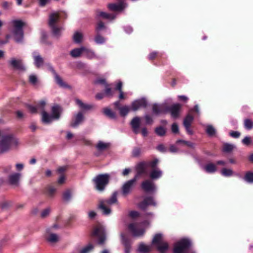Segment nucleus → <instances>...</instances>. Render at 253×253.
<instances>
[{
	"label": "nucleus",
	"instance_id": "32",
	"mask_svg": "<svg viewBox=\"0 0 253 253\" xmlns=\"http://www.w3.org/2000/svg\"><path fill=\"white\" fill-rule=\"evenodd\" d=\"M162 174L163 171L159 168H157L150 171V177L152 179H158L162 177Z\"/></svg>",
	"mask_w": 253,
	"mask_h": 253
},
{
	"label": "nucleus",
	"instance_id": "54",
	"mask_svg": "<svg viewBox=\"0 0 253 253\" xmlns=\"http://www.w3.org/2000/svg\"><path fill=\"white\" fill-rule=\"evenodd\" d=\"M29 81L31 84L33 85H35L38 82L37 76L35 74L30 75L29 77Z\"/></svg>",
	"mask_w": 253,
	"mask_h": 253
},
{
	"label": "nucleus",
	"instance_id": "16",
	"mask_svg": "<svg viewBox=\"0 0 253 253\" xmlns=\"http://www.w3.org/2000/svg\"><path fill=\"white\" fill-rule=\"evenodd\" d=\"M196 161L198 163L200 167L203 169L206 172L212 173L216 171V166L212 163H209L205 166H203L200 160L197 157H194Z\"/></svg>",
	"mask_w": 253,
	"mask_h": 253
},
{
	"label": "nucleus",
	"instance_id": "12",
	"mask_svg": "<svg viewBox=\"0 0 253 253\" xmlns=\"http://www.w3.org/2000/svg\"><path fill=\"white\" fill-rule=\"evenodd\" d=\"M118 3H109L108 4V9L113 11L122 12L127 7V4L125 0H119Z\"/></svg>",
	"mask_w": 253,
	"mask_h": 253
},
{
	"label": "nucleus",
	"instance_id": "13",
	"mask_svg": "<svg viewBox=\"0 0 253 253\" xmlns=\"http://www.w3.org/2000/svg\"><path fill=\"white\" fill-rule=\"evenodd\" d=\"M58 228V225L56 224L53 225L52 227L46 228V232L48 234V236L46 237V240L47 242L50 243H55L59 240V236L57 234L52 233L51 230L53 228Z\"/></svg>",
	"mask_w": 253,
	"mask_h": 253
},
{
	"label": "nucleus",
	"instance_id": "2",
	"mask_svg": "<svg viewBox=\"0 0 253 253\" xmlns=\"http://www.w3.org/2000/svg\"><path fill=\"white\" fill-rule=\"evenodd\" d=\"M19 144L18 140L13 134H4L0 140V153L7 152L11 148H16Z\"/></svg>",
	"mask_w": 253,
	"mask_h": 253
},
{
	"label": "nucleus",
	"instance_id": "14",
	"mask_svg": "<svg viewBox=\"0 0 253 253\" xmlns=\"http://www.w3.org/2000/svg\"><path fill=\"white\" fill-rule=\"evenodd\" d=\"M141 187L146 192H155L157 190L155 184L150 180L143 181L141 183Z\"/></svg>",
	"mask_w": 253,
	"mask_h": 253
},
{
	"label": "nucleus",
	"instance_id": "57",
	"mask_svg": "<svg viewBox=\"0 0 253 253\" xmlns=\"http://www.w3.org/2000/svg\"><path fill=\"white\" fill-rule=\"evenodd\" d=\"M46 102L44 100H41L37 104L38 109L40 110L42 112L45 111V106Z\"/></svg>",
	"mask_w": 253,
	"mask_h": 253
},
{
	"label": "nucleus",
	"instance_id": "1",
	"mask_svg": "<svg viewBox=\"0 0 253 253\" xmlns=\"http://www.w3.org/2000/svg\"><path fill=\"white\" fill-rule=\"evenodd\" d=\"M12 26V34L15 42L17 43H22L24 41V31L23 28L24 23L21 20H12L9 23Z\"/></svg>",
	"mask_w": 253,
	"mask_h": 253
},
{
	"label": "nucleus",
	"instance_id": "24",
	"mask_svg": "<svg viewBox=\"0 0 253 253\" xmlns=\"http://www.w3.org/2000/svg\"><path fill=\"white\" fill-rule=\"evenodd\" d=\"M42 116L41 121L44 125L50 124L53 121L55 120L51 114H49L46 111L42 112Z\"/></svg>",
	"mask_w": 253,
	"mask_h": 253
},
{
	"label": "nucleus",
	"instance_id": "28",
	"mask_svg": "<svg viewBox=\"0 0 253 253\" xmlns=\"http://www.w3.org/2000/svg\"><path fill=\"white\" fill-rule=\"evenodd\" d=\"M105 203L102 201H100L98 208L101 211L103 215H109L111 213V209L109 207H107Z\"/></svg>",
	"mask_w": 253,
	"mask_h": 253
},
{
	"label": "nucleus",
	"instance_id": "19",
	"mask_svg": "<svg viewBox=\"0 0 253 253\" xmlns=\"http://www.w3.org/2000/svg\"><path fill=\"white\" fill-rule=\"evenodd\" d=\"M128 228L129 230L132 233L134 237H139L142 236L145 232V230L144 228L138 229L136 227L134 223H130L128 225Z\"/></svg>",
	"mask_w": 253,
	"mask_h": 253
},
{
	"label": "nucleus",
	"instance_id": "18",
	"mask_svg": "<svg viewBox=\"0 0 253 253\" xmlns=\"http://www.w3.org/2000/svg\"><path fill=\"white\" fill-rule=\"evenodd\" d=\"M194 120L192 116L188 114L187 115L183 120V125L184 126L187 133L190 135L193 134V131L190 129L191 123Z\"/></svg>",
	"mask_w": 253,
	"mask_h": 253
},
{
	"label": "nucleus",
	"instance_id": "50",
	"mask_svg": "<svg viewBox=\"0 0 253 253\" xmlns=\"http://www.w3.org/2000/svg\"><path fill=\"white\" fill-rule=\"evenodd\" d=\"M245 127L248 130H250L253 128V122L249 119H246L244 121Z\"/></svg>",
	"mask_w": 253,
	"mask_h": 253
},
{
	"label": "nucleus",
	"instance_id": "55",
	"mask_svg": "<svg viewBox=\"0 0 253 253\" xmlns=\"http://www.w3.org/2000/svg\"><path fill=\"white\" fill-rule=\"evenodd\" d=\"M105 29H106V27L105 26L103 22L100 21L97 24V26L95 28V31L97 32V33H99V32L102 30Z\"/></svg>",
	"mask_w": 253,
	"mask_h": 253
},
{
	"label": "nucleus",
	"instance_id": "49",
	"mask_svg": "<svg viewBox=\"0 0 253 253\" xmlns=\"http://www.w3.org/2000/svg\"><path fill=\"white\" fill-rule=\"evenodd\" d=\"M72 193L70 190H67L63 193V199L66 202H69L71 199Z\"/></svg>",
	"mask_w": 253,
	"mask_h": 253
},
{
	"label": "nucleus",
	"instance_id": "31",
	"mask_svg": "<svg viewBox=\"0 0 253 253\" xmlns=\"http://www.w3.org/2000/svg\"><path fill=\"white\" fill-rule=\"evenodd\" d=\"M84 51V46L80 47L75 48L71 50L70 52V54L73 58H77L80 57Z\"/></svg>",
	"mask_w": 253,
	"mask_h": 253
},
{
	"label": "nucleus",
	"instance_id": "10",
	"mask_svg": "<svg viewBox=\"0 0 253 253\" xmlns=\"http://www.w3.org/2000/svg\"><path fill=\"white\" fill-rule=\"evenodd\" d=\"M148 105V101L146 97H142L134 100L131 106V110L136 111L140 108H145Z\"/></svg>",
	"mask_w": 253,
	"mask_h": 253
},
{
	"label": "nucleus",
	"instance_id": "17",
	"mask_svg": "<svg viewBox=\"0 0 253 253\" xmlns=\"http://www.w3.org/2000/svg\"><path fill=\"white\" fill-rule=\"evenodd\" d=\"M8 63L13 68L19 71H24L25 70V66L20 59L12 58L8 61Z\"/></svg>",
	"mask_w": 253,
	"mask_h": 253
},
{
	"label": "nucleus",
	"instance_id": "43",
	"mask_svg": "<svg viewBox=\"0 0 253 253\" xmlns=\"http://www.w3.org/2000/svg\"><path fill=\"white\" fill-rule=\"evenodd\" d=\"M156 247L158 250L160 252H166L168 250L169 248L168 244L166 242H162L160 244L158 245Z\"/></svg>",
	"mask_w": 253,
	"mask_h": 253
},
{
	"label": "nucleus",
	"instance_id": "33",
	"mask_svg": "<svg viewBox=\"0 0 253 253\" xmlns=\"http://www.w3.org/2000/svg\"><path fill=\"white\" fill-rule=\"evenodd\" d=\"M75 102L79 107L83 110H89L93 107V106L91 104L84 103L82 101V100L78 98L75 99Z\"/></svg>",
	"mask_w": 253,
	"mask_h": 253
},
{
	"label": "nucleus",
	"instance_id": "58",
	"mask_svg": "<svg viewBox=\"0 0 253 253\" xmlns=\"http://www.w3.org/2000/svg\"><path fill=\"white\" fill-rule=\"evenodd\" d=\"M11 203L9 201H4L0 204V207L3 210H7L11 205Z\"/></svg>",
	"mask_w": 253,
	"mask_h": 253
},
{
	"label": "nucleus",
	"instance_id": "51",
	"mask_svg": "<svg viewBox=\"0 0 253 253\" xmlns=\"http://www.w3.org/2000/svg\"><path fill=\"white\" fill-rule=\"evenodd\" d=\"M141 153V148L139 147H135L132 151V156L133 157H139Z\"/></svg>",
	"mask_w": 253,
	"mask_h": 253
},
{
	"label": "nucleus",
	"instance_id": "9",
	"mask_svg": "<svg viewBox=\"0 0 253 253\" xmlns=\"http://www.w3.org/2000/svg\"><path fill=\"white\" fill-rule=\"evenodd\" d=\"M147 168L148 164L147 162L143 161L138 163L134 167L136 174L133 177L138 180L140 176L147 172Z\"/></svg>",
	"mask_w": 253,
	"mask_h": 253
},
{
	"label": "nucleus",
	"instance_id": "23",
	"mask_svg": "<svg viewBox=\"0 0 253 253\" xmlns=\"http://www.w3.org/2000/svg\"><path fill=\"white\" fill-rule=\"evenodd\" d=\"M83 53H84V55L85 57L88 59H99L100 57L97 56L95 52L91 49L87 48L85 46H84V51Z\"/></svg>",
	"mask_w": 253,
	"mask_h": 253
},
{
	"label": "nucleus",
	"instance_id": "59",
	"mask_svg": "<svg viewBox=\"0 0 253 253\" xmlns=\"http://www.w3.org/2000/svg\"><path fill=\"white\" fill-rule=\"evenodd\" d=\"M106 14L107 13L105 12L97 11L96 13L95 18L97 20L100 18H102L105 19L106 16Z\"/></svg>",
	"mask_w": 253,
	"mask_h": 253
},
{
	"label": "nucleus",
	"instance_id": "61",
	"mask_svg": "<svg viewBox=\"0 0 253 253\" xmlns=\"http://www.w3.org/2000/svg\"><path fill=\"white\" fill-rule=\"evenodd\" d=\"M94 84H101L105 86H108L105 79L98 78L94 81Z\"/></svg>",
	"mask_w": 253,
	"mask_h": 253
},
{
	"label": "nucleus",
	"instance_id": "4",
	"mask_svg": "<svg viewBox=\"0 0 253 253\" xmlns=\"http://www.w3.org/2000/svg\"><path fill=\"white\" fill-rule=\"evenodd\" d=\"M110 178V174L107 173L97 175L92 180L95 189L100 192H103L109 182Z\"/></svg>",
	"mask_w": 253,
	"mask_h": 253
},
{
	"label": "nucleus",
	"instance_id": "30",
	"mask_svg": "<svg viewBox=\"0 0 253 253\" xmlns=\"http://www.w3.org/2000/svg\"><path fill=\"white\" fill-rule=\"evenodd\" d=\"M118 192L117 191H114L111 196L106 199L102 200L108 205H112L114 204L118 203L117 195Z\"/></svg>",
	"mask_w": 253,
	"mask_h": 253
},
{
	"label": "nucleus",
	"instance_id": "21",
	"mask_svg": "<svg viewBox=\"0 0 253 253\" xmlns=\"http://www.w3.org/2000/svg\"><path fill=\"white\" fill-rule=\"evenodd\" d=\"M121 242L125 246V253H130L131 251V241L130 239L126 237L124 234H121Z\"/></svg>",
	"mask_w": 253,
	"mask_h": 253
},
{
	"label": "nucleus",
	"instance_id": "22",
	"mask_svg": "<svg viewBox=\"0 0 253 253\" xmlns=\"http://www.w3.org/2000/svg\"><path fill=\"white\" fill-rule=\"evenodd\" d=\"M33 57L34 59V63L36 67L39 68L43 64V59L37 51H34L33 53Z\"/></svg>",
	"mask_w": 253,
	"mask_h": 253
},
{
	"label": "nucleus",
	"instance_id": "6",
	"mask_svg": "<svg viewBox=\"0 0 253 253\" xmlns=\"http://www.w3.org/2000/svg\"><path fill=\"white\" fill-rule=\"evenodd\" d=\"M47 66L48 67V70L53 75L55 83L59 87L63 88H72L71 85L64 82L62 78L56 73L54 67L50 63L47 64Z\"/></svg>",
	"mask_w": 253,
	"mask_h": 253
},
{
	"label": "nucleus",
	"instance_id": "64",
	"mask_svg": "<svg viewBox=\"0 0 253 253\" xmlns=\"http://www.w3.org/2000/svg\"><path fill=\"white\" fill-rule=\"evenodd\" d=\"M242 142L246 145H249L252 142L251 137L249 136H245L242 140Z\"/></svg>",
	"mask_w": 253,
	"mask_h": 253
},
{
	"label": "nucleus",
	"instance_id": "34",
	"mask_svg": "<svg viewBox=\"0 0 253 253\" xmlns=\"http://www.w3.org/2000/svg\"><path fill=\"white\" fill-rule=\"evenodd\" d=\"M83 39V34L79 31L75 32L73 36V41L76 44H80L82 42Z\"/></svg>",
	"mask_w": 253,
	"mask_h": 253
},
{
	"label": "nucleus",
	"instance_id": "3",
	"mask_svg": "<svg viewBox=\"0 0 253 253\" xmlns=\"http://www.w3.org/2000/svg\"><path fill=\"white\" fill-rule=\"evenodd\" d=\"M60 15L58 12H52L49 16L48 25L51 29L53 37L56 39H59L62 35L64 31L63 27H58L57 25L60 20Z\"/></svg>",
	"mask_w": 253,
	"mask_h": 253
},
{
	"label": "nucleus",
	"instance_id": "27",
	"mask_svg": "<svg viewBox=\"0 0 253 253\" xmlns=\"http://www.w3.org/2000/svg\"><path fill=\"white\" fill-rule=\"evenodd\" d=\"M20 176L21 174L19 173H14L9 175L8 176L9 183L11 185L18 186Z\"/></svg>",
	"mask_w": 253,
	"mask_h": 253
},
{
	"label": "nucleus",
	"instance_id": "42",
	"mask_svg": "<svg viewBox=\"0 0 253 253\" xmlns=\"http://www.w3.org/2000/svg\"><path fill=\"white\" fill-rule=\"evenodd\" d=\"M162 236H163V235L161 233L156 234L154 236V237L152 240V244L157 246L158 245L161 243L162 242L161 241L162 239Z\"/></svg>",
	"mask_w": 253,
	"mask_h": 253
},
{
	"label": "nucleus",
	"instance_id": "62",
	"mask_svg": "<svg viewBox=\"0 0 253 253\" xmlns=\"http://www.w3.org/2000/svg\"><path fill=\"white\" fill-rule=\"evenodd\" d=\"M104 94L107 97H112L113 96V91L110 87L106 86V88L104 90Z\"/></svg>",
	"mask_w": 253,
	"mask_h": 253
},
{
	"label": "nucleus",
	"instance_id": "11",
	"mask_svg": "<svg viewBox=\"0 0 253 253\" xmlns=\"http://www.w3.org/2000/svg\"><path fill=\"white\" fill-rule=\"evenodd\" d=\"M157 202L152 196H147L138 205V208L143 211L147 210L149 206H157Z\"/></svg>",
	"mask_w": 253,
	"mask_h": 253
},
{
	"label": "nucleus",
	"instance_id": "26",
	"mask_svg": "<svg viewBox=\"0 0 253 253\" xmlns=\"http://www.w3.org/2000/svg\"><path fill=\"white\" fill-rule=\"evenodd\" d=\"M84 115L82 112H79L75 116V120L70 124V126L72 127L76 128L83 121Z\"/></svg>",
	"mask_w": 253,
	"mask_h": 253
},
{
	"label": "nucleus",
	"instance_id": "7",
	"mask_svg": "<svg viewBox=\"0 0 253 253\" xmlns=\"http://www.w3.org/2000/svg\"><path fill=\"white\" fill-rule=\"evenodd\" d=\"M92 235L97 238V243L103 244L106 240V229L104 226L99 225L93 230Z\"/></svg>",
	"mask_w": 253,
	"mask_h": 253
},
{
	"label": "nucleus",
	"instance_id": "29",
	"mask_svg": "<svg viewBox=\"0 0 253 253\" xmlns=\"http://www.w3.org/2000/svg\"><path fill=\"white\" fill-rule=\"evenodd\" d=\"M130 125L135 134H138L139 132V128L140 125V120L138 117L133 118L131 121Z\"/></svg>",
	"mask_w": 253,
	"mask_h": 253
},
{
	"label": "nucleus",
	"instance_id": "36",
	"mask_svg": "<svg viewBox=\"0 0 253 253\" xmlns=\"http://www.w3.org/2000/svg\"><path fill=\"white\" fill-rule=\"evenodd\" d=\"M94 41L96 44L101 45L106 42V39L101 36L100 33H97L94 38Z\"/></svg>",
	"mask_w": 253,
	"mask_h": 253
},
{
	"label": "nucleus",
	"instance_id": "37",
	"mask_svg": "<svg viewBox=\"0 0 253 253\" xmlns=\"http://www.w3.org/2000/svg\"><path fill=\"white\" fill-rule=\"evenodd\" d=\"M103 112L105 116L108 117L109 119L112 120L116 119V115L114 112L112 111L110 108H105L103 109Z\"/></svg>",
	"mask_w": 253,
	"mask_h": 253
},
{
	"label": "nucleus",
	"instance_id": "63",
	"mask_svg": "<svg viewBox=\"0 0 253 253\" xmlns=\"http://www.w3.org/2000/svg\"><path fill=\"white\" fill-rule=\"evenodd\" d=\"M157 149L162 152V153H166L167 152L168 150L167 148L164 146L163 144H160L157 146Z\"/></svg>",
	"mask_w": 253,
	"mask_h": 253
},
{
	"label": "nucleus",
	"instance_id": "46",
	"mask_svg": "<svg viewBox=\"0 0 253 253\" xmlns=\"http://www.w3.org/2000/svg\"><path fill=\"white\" fill-rule=\"evenodd\" d=\"M244 179L249 183H253V172L251 171L247 172Z\"/></svg>",
	"mask_w": 253,
	"mask_h": 253
},
{
	"label": "nucleus",
	"instance_id": "38",
	"mask_svg": "<svg viewBox=\"0 0 253 253\" xmlns=\"http://www.w3.org/2000/svg\"><path fill=\"white\" fill-rule=\"evenodd\" d=\"M150 250L151 246H146L143 243H141L138 248V251L140 253H148Z\"/></svg>",
	"mask_w": 253,
	"mask_h": 253
},
{
	"label": "nucleus",
	"instance_id": "56",
	"mask_svg": "<svg viewBox=\"0 0 253 253\" xmlns=\"http://www.w3.org/2000/svg\"><path fill=\"white\" fill-rule=\"evenodd\" d=\"M148 164V167L150 166L151 168H152L153 169H155L158 168H157V165L158 163V160L157 159H155L154 160L147 162Z\"/></svg>",
	"mask_w": 253,
	"mask_h": 253
},
{
	"label": "nucleus",
	"instance_id": "48",
	"mask_svg": "<svg viewBox=\"0 0 253 253\" xmlns=\"http://www.w3.org/2000/svg\"><path fill=\"white\" fill-rule=\"evenodd\" d=\"M235 147V146L231 144L225 143L223 145L222 151L226 153L231 152Z\"/></svg>",
	"mask_w": 253,
	"mask_h": 253
},
{
	"label": "nucleus",
	"instance_id": "47",
	"mask_svg": "<svg viewBox=\"0 0 253 253\" xmlns=\"http://www.w3.org/2000/svg\"><path fill=\"white\" fill-rule=\"evenodd\" d=\"M155 131L157 135L163 136L166 134V129L165 127L160 126L155 128Z\"/></svg>",
	"mask_w": 253,
	"mask_h": 253
},
{
	"label": "nucleus",
	"instance_id": "60",
	"mask_svg": "<svg viewBox=\"0 0 253 253\" xmlns=\"http://www.w3.org/2000/svg\"><path fill=\"white\" fill-rule=\"evenodd\" d=\"M26 107L29 109L30 113H32V114H35L37 112V111L38 109V108L37 107V105L36 106H33L30 104H27Z\"/></svg>",
	"mask_w": 253,
	"mask_h": 253
},
{
	"label": "nucleus",
	"instance_id": "52",
	"mask_svg": "<svg viewBox=\"0 0 253 253\" xmlns=\"http://www.w3.org/2000/svg\"><path fill=\"white\" fill-rule=\"evenodd\" d=\"M180 143H184V144H186L187 146H188L189 147H191L192 148H194V146H195L194 143H193L190 141H186V140H182V139H178L176 142V143H177V144H179Z\"/></svg>",
	"mask_w": 253,
	"mask_h": 253
},
{
	"label": "nucleus",
	"instance_id": "5",
	"mask_svg": "<svg viewBox=\"0 0 253 253\" xmlns=\"http://www.w3.org/2000/svg\"><path fill=\"white\" fill-rule=\"evenodd\" d=\"M191 240L187 238L181 239L174 244L173 253H186L187 250L191 246Z\"/></svg>",
	"mask_w": 253,
	"mask_h": 253
},
{
	"label": "nucleus",
	"instance_id": "15",
	"mask_svg": "<svg viewBox=\"0 0 253 253\" xmlns=\"http://www.w3.org/2000/svg\"><path fill=\"white\" fill-rule=\"evenodd\" d=\"M181 105L179 103H175L170 106L167 107V112H169L171 117L174 119L177 118L179 115V111Z\"/></svg>",
	"mask_w": 253,
	"mask_h": 253
},
{
	"label": "nucleus",
	"instance_id": "25",
	"mask_svg": "<svg viewBox=\"0 0 253 253\" xmlns=\"http://www.w3.org/2000/svg\"><path fill=\"white\" fill-rule=\"evenodd\" d=\"M62 112V108L58 105H56L51 108V115L55 120H58Z\"/></svg>",
	"mask_w": 253,
	"mask_h": 253
},
{
	"label": "nucleus",
	"instance_id": "41",
	"mask_svg": "<svg viewBox=\"0 0 253 253\" xmlns=\"http://www.w3.org/2000/svg\"><path fill=\"white\" fill-rule=\"evenodd\" d=\"M130 109L131 108L128 106H124L120 107L119 113L120 115L122 117L126 116Z\"/></svg>",
	"mask_w": 253,
	"mask_h": 253
},
{
	"label": "nucleus",
	"instance_id": "35",
	"mask_svg": "<svg viewBox=\"0 0 253 253\" xmlns=\"http://www.w3.org/2000/svg\"><path fill=\"white\" fill-rule=\"evenodd\" d=\"M206 128L205 131L210 137H212L214 136L216 133V129L211 125H204Z\"/></svg>",
	"mask_w": 253,
	"mask_h": 253
},
{
	"label": "nucleus",
	"instance_id": "44",
	"mask_svg": "<svg viewBox=\"0 0 253 253\" xmlns=\"http://www.w3.org/2000/svg\"><path fill=\"white\" fill-rule=\"evenodd\" d=\"M93 248L94 246L91 244H89L82 249V250L80 251V253H89L93 250ZM72 253H77V252L75 251Z\"/></svg>",
	"mask_w": 253,
	"mask_h": 253
},
{
	"label": "nucleus",
	"instance_id": "20",
	"mask_svg": "<svg viewBox=\"0 0 253 253\" xmlns=\"http://www.w3.org/2000/svg\"><path fill=\"white\" fill-rule=\"evenodd\" d=\"M165 106V104L154 103L152 107L153 113L158 115L161 114L167 113V107Z\"/></svg>",
	"mask_w": 253,
	"mask_h": 253
},
{
	"label": "nucleus",
	"instance_id": "8",
	"mask_svg": "<svg viewBox=\"0 0 253 253\" xmlns=\"http://www.w3.org/2000/svg\"><path fill=\"white\" fill-rule=\"evenodd\" d=\"M137 180L136 179L133 177L132 179L124 182L121 188L122 194L124 197L127 196L132 192Z\"/></svg>",
	"mask_w": 253,
	"mask_h": 253
},
{
	"label": "nucleus",
	"instance_id": "53",
	"mask_svg": "<svg viewBox=\"0 0 253 253\" xmlns=\"http://www.w3.org/2000/svg\"><path fill=\"white\" fill-rule=\"evenodd\" d=\"M12 6V2H8L6 1H3L1 4L2 8L4 10H10L11 9Z\"/></svg>",
	"mask_w": 253,
	"mask_h": 253
},
{
	"label": "nucleus",
	"instance_id": "40",
	"mask_svg": "<svg viewBox=\"0 0 253 253\" xmlns=\"http://www.w3.org/2000/svg\"><path fill=\"white\" fill-rule=\"evenodd\" d=\"M220 173L224 177H230L234 174V172L231 169L223 168L221 170Z\"/></svg>",
	"mask_w": 253,
	"mask_h": 253
},
{
	"label": "nucleus",
	"instance_id": "45",
	"mask_svg": "<svg viewBox=\"0 0 253 253\" xmlns=\"http://www.w3.org/2000/svg\"><path fill=\"white\" fill-rule=\"evenodd\" d=\"M48 35L46 32L44 31L42 32V38L41 42L47 45H51L52 42L47 41Z\"/></svg>",
	"mask_w": 253,
	"mask_h": 253
},
{
	"label": "nucleus",
	"instance_id": "39",
	"mask_svg": "<svg viewBox=\"0 0 253 253\" xmlns=\"http://www.w3.org/2000/svg\"><path fill=\"white\" fill-rule=\"evenodd\" d=\"M109 145V143H104L102 141H99L96 145V148L99 151H103L107 149Z\"/></svg>",
	"mask_w": 253,
	"mask_h": 253
}]
</instances>
